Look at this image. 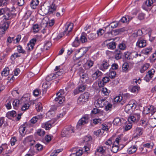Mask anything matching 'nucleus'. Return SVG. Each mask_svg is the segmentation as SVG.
<instances>
[{
	"label": "nucleus",
	"mask_w": 156,
	"mask_h": 156,
	"mask_svg": "<svg viewBox=\"0 0 156 156\" xmlns=\"http://www.w3.org/2000/svg\"><path fill=\"white\" fill-rule=\"evenodd\" d=\"M137 103L136 101L132 100L130 101L125 108V111L126 113L130 114L136 108Z\"/></svg>",
	"instance_id": "obj_1"
},
{
	"label": "nucleus",
	"mask_w": 156,
	"mask_h": 156,
	"mask_svg": "<svg viewBox=\"0 0 156 156\" xmlns=\"http://www.w3.org/2000/svg\"><path fill=\"white\" fill-rule=\"evenodd\" d=\"M64 90L61 89L56 93L57 97L55 99V101L60 104H62L65 100L64 95L65 94Z\"/></svg>",
	"instance_id": "obj_2"
},
{
	"label": "nucleus",
	"mask_w": 156,
	"mask_h": 156,
	"mask_svg": "<svg viewBox=\"0 0 156 156\" xmlns=\"http://www.w3.org/2000/svg\"><path fill=\"white\" fill-rule=\"evenodd\" d=\"M89 48L88 47H83L77 50L75 54L76 58L79 59L82 57L88 51Z\"/></svg>",
	"instance_id": "obj_3"
},
{
	"label": "nucleus",
	"mask_w": 156,
	"mask_h": 156,
	"mask_svg": "<svg viewBox=\"0 0 156 156\" xmlns=\"http://www.w3.org/2000/svg\"><path fill=\"white\" fill-rule=\"evenodd\" d=\"M140 117V113L134 112L129 116L128 120L129 122H137L139 120Z\"/></svg>",
	"instance_id": "obj_4"
},
{
	"label": "nucleus",
	"mask_w": 156,
	"mask_h": 156,
	"mask_svg": "<svg viewBox=\"0 0 156 156\" xmlns=\"http://www.w3.org/2000/svg\"><path fill=\"white\" fill-rule=\"evenodd\" d=\"M74 132L73 127L69 126L63 129L61 134L62 137H68L72 133Z\"/></svg>",
	"instance_id": "obj_5"
},
{
	"label": "nucleus",
	"mask_w": 156,
	"mask_h": 156,
	"mask_svg": "<svg viewBox=\"0 0 156 156\" xmlns=\"http://www.w3.org/2000/svg\"><path fill=\"white\" fill-rule=\"evenodd\" d=\"M107 103L108 101L105 99L101 98L95 101L94 105L96 107H103Z\"/></svg>",
	"instance_id": "obj_6"
},
{
	"label": "nucleus",
	"mask_w": 156,
	"mask_h": 156,
	"mask_svg": "<svg viewBox=\"0 0 156 156\" xmlns=\"http://www.w3.org/2000/svg\"><path fill=\"white\" fill-rule=\"evenodd\" d=\"M88 118L87 117H83L81 118L78 121L76 126V128L77 129H80L83 126L88 122Z\"/></svg>",
	"instance_id": "obj_7"
},
{
	"label": "nucleus",
	"mask_w": 156,
	"mask_h": 156,
	"mask_svg": "<svg viewBox=\"0 0 156 156\" xmlns=\"http://www.w3.org/2000/svg\"><path fill=\"white\" fill-rule=\"evenodd\" d=\"M89 97V94L88 93H84L81 94L77 100V102L80 104H82L87 101Z\"/></svg>",
	"instance_id": "obj_8"
},
{
	"label": "nucleus",
	"mask_w": 156,
	"mask_h": 156,
	"mask_svg": "<svg viewBox=\"0 0 156 156\" xmlns=\"http://www.w3.org/2000/svg\"><path fill=\"white\" fill-rule=\"evenodd\" d=\"M14 16V14L10 12L8 9L3 16V21H7V20H11L13 18Z\"/></svg>",
	"instance_id": "obj_9"
},
{
	"label": "nucleus",
	"mask_w": 156,
	"mask_h": 156,
	"mask_svg": "<svg viewBox=\"0 0 156 156\" xmlns=\"http://www.w3.org/2000/svg\"><path fill=\"white\" fill-rule=\"evenodd\" d=\"M155 72L154 70L153 69L148 70L144 78V80L148 82L153 77Z\"/></svg>",
	"instance_id": "obj_10"
},
{
	"label": "nucleus",
	"mask_w": 156,
	"mask_h": 156,
	"mask_svg": "<svg viewBox=\"0 0 156 156\" xmlns=\"http://www.w3.org/2000/svg\"><path fill=\"white\" fill-rule=\"evenodd\" d=\"M134 133L133 135V138H138L141 135L143 132V129L142 128L137 127L134 130Z\"/></svg>",
	"instance_id": "obj_11"
},
{
	"label": "nucleus",
	"mask_w": 156,
	"mask_h": 156,
	"mask_svg": "<svg viewBox=\"0 0 156 156\" xmlns=\"http://www.w3.org/2000/svg\"><path fill=\"white\" fill-rule=\"evenodd\" d=\"M57 6L54 3L52 2L49 6H48V11L47 13L49 14H54L55 13L56 10Z\"/></svg>",
	"instance_id": "obj_12"
},
{
	"label": "nucleus",
	"mask_w": 156,
	"mask_h": 156,
	"mask_svg": "<svg viewBox=\"0 0 156 156\" xmlns=\"http://www.w3.org/2000/svg\"><path fill=\"white\" fill-rule=\"evenodd\" d=\"M98 66L100 70L104 71L108 69L109 65L107 62L103 61L101 63L98 64Z\"/></svg>",
	"instance_id": "obj_13"
},
{
	"label": "nucleus",
	"mask_w": 156,
	"mask_h": 156,
	"mask_svg": "<svg viewBox=\"0 0 156 156\" xmlns=\"http://www.w3.org/2000/svg\"><path fill=\"white\" fill-rule=\"evenodd\" d=\"M51 45V44L50 41H45L44 45L43 46V47H41L40 48H39L37 49V50L39 51H40L39 53L41 54V52L43 51L44 48L46 50H48V48H50Z\"/></svg>",
	"instance_id": "obj_14"
},
{
	"label": "nucleus",
	"mask_w": 156,
	"mask_h": 156,
	"mask_svg": "<svg viewBox=\"0 0 156 156\" xmlns=\"http://www.w3.org/2000/svg\"><path fill=\"white\" fill-rule=\"evenodd\" d=\"M94 62L91 59H87V61L83 65V67L86 69H88L91 68L93 65Z\"/></svg>",
	"instance_id": "obj_15"
},
{
	"label": "nucleus",
	"mask_w": 156,
	"mask_h": 156,
	"mask_svg": "<svg viewBox=\"0 0 156 156\" xmlns=\"http://www.w3.org/2000/svg\"><path fill=\"white\" fill-rule=\"evenodd\" d=\"M146 40L143 39H139L136 43V45L140 48L144 47L146 46Z\"/></svg>",
	"instance_id": "obj_16"
},
{
	"label": "nucleus",
	"mask_w": 156,
	"mask_h": 156,
	"mask_svg": "<svg viewBox=\"0 0 156 156\" xmlns=\"http://www.w3.org/2000/svg\"><path fill=\"white\" fill-rule=\"evenodd\" d=\"M132 59H133L134 58H136L138 57H141L140 61H143L145 59V57L142 55L141 54L138 53L136 51H133L131 52V55Z\"/></svg>",
	"instance_id": "obj_17"
},
{
	"label": "nucleus",
	"mask_w": 156,
	"mask_h": 156,
	"mask_svg": "<svg viewBox=\"0 0 156 156\" xmlns=\"http://www.w3.org/2000/svg\"><path fill=\"white\" fill-rule=\"evenodd\" d=\"M119 23V22L118 21L113 22L110 23L106 27H105V30L108 29L110 28V26L111 28H112L111 29V30H112L113 29L116 27L118 26Z\"/></svg>",
	"instance_id": "obj_18"
},
{
	"label": "nucleus",
	"mask_w": 156,
	"mask_h": 156,
	"mask_svg": "<svg viewBox=\"0 0 156 156\" xmlns=\"http://www.w3.org/2000/svg\"><path fill=\"white\" fill-rule=\"evenodd\" d=\"M43 118L41 114L37 115L33 117L30 120L31 123L34 124L36 123L38 120H41Z\"/></svg>",
	"instance_id": "obj_19"
},
{
	"label": "nucleus",
	"mask_w": 156,
	"mask_h": 156,
	"mask_svg": "<svg viewBox=\"0 0 156 156\" xmlns=\"http://www.w3.org/2000/svg\"><path fill=\"white\" fill-rule=\"evenodd\" d=\"M19 132L21 136H23L26 133L27 128L24 125H21L19 128Z\"/></svg>",
	"instance_id": "obj_20"
},
{
	"label": "nucleus",
	"mask_w": 156,
	"mask_h": 156,
	"mask_svg": "<svg viewBox=\"0 0 156 156\" xmlns=\"http://www.w3.org/2000/svg\"><path fill=\"white\" fill-rule=\"evenodd\" d=\"M87 35L84 32L82 33L80 39H79L80 42L82 43L87 42Z\"/></svg>",
	"instance_id": "obj_21"
},
{
	"label": "nucleus",
	"mask_w": 156,
	"mask_h": 156,
	"mask_svg": "<svg viewBox=\"0 0 156 156\" xmlns=\"http://www.w3.org/2000/svg\"><path fill=\"white\" fill-rule=\"evenodd\" d=\"M140 88V87L137 85L131 86L129 87L130 91L134 93H138Z\"/></svg>",
	"instance_id": "obj_22"
},
{
	"label": "nucleus",
	"mask_w": 156,
	"mask_h": 156,
	"mask_svg": "<svg viewBox=\"0 0 156 156\" xmlns=\"http://www.w3.org/2000/svg\"><path fill=\"white\" fill-rule=\"evenodd\" d=\"M153 3L152 0H147L143 3L142 8L144 9L146 7H150L152 6Z\"/></svg>",
	"instance_id": "obj_23"
},
{
	"label": "nucleus",
	"mask_w": 156,
	"mask_h": 156,
	"mask_svg": "<svg viewBox=\"0 0 156 156\" xmlns=\"http://www.w3.org/2000/svg\"><path fill=\"white\" fill-rule=\"evenodd\" d=\"M103 74L102 72L100 71L99 70H97L92 75V77L94 80H96L99 76H101Z\"/></svg>",
	"instance_id": "obj_24"
},
{
	"label": "nucleus",
	"mask_w": 156,
	"mask_h": 156,
	"mask_svg": "<svg viewBox=\"0 0 156 156\" xmlns=\"http://www.w3.org/2000/svg\"><path fill=\"white\" fill-rule=\"evenodd\" d=\"M122 52L118 49L116 50L114 52L115 58L116 60H119L122 58Z\"/></svg>",
	"instance_id": "obj_25"
},
{
	"label": "nucleus",
	"mask_w": 156,
	"mask_h": 156,
	"mask_svg": "<svg viewBox=\"0 0 156 156\" xmlns=\"http://www.w3.org/2000/svg\"><path fill=\"white\" fill-rule=\"evenodd\" d=\"M4 23L2 24L1 28L2 31H4L7 30L9 25L10 22L9 21H4Z\"/></svg>",
	"instance_id": "obj_26"
},
{
	"label": "nucleus",
	"mask_w": 156,
	"mask_h": 156,
	"mask_svg": "<svg viewBox=\"0 0 156 156\" xmlns=\"http://www.w3.org/2000/svg\"><path fill=\"white\" fill-rule=\"evenodd\" d=\"M73 27V24L72 23H70L66 27L65 30L64 31L65 33H66L67 32L68 33L66 35L68 36L69 34V33L72 30Z\"/></svg>",
	"instance_id": "obj_27"
},
{
	"label": "nucleus",
	"mask_w": 156,
	"mask_h": 156,
	"mask_svg": "<svg viewBox=\"0 0 156 156\" xmlns=\"http://www.w3.org/2000/svg\"><path fill=\"white\" fill-rule=\"evenodd\" d=\"M25 140L27 142H28L30 146L33 145L35 141L33 140V137L32 136H29L25 138Z\"/></svg>",
	"instance_id": "obj_28"
},
{
	"label": "nucleus",
	"mask_w": 156,
	"mask_h": 156,
	"mask_svg": "<svg viewBox=\"0 0 156 156\" xmlns=\"http://www.w3.org/2000/svg\"><path fill=\"white\" fill-rule=\"evenodd\" d=\"M137 147L136 145L132 146L128 148L127 151L129 154H133L137 150Z\"/></svg>",
	"instance_id": "obj_29"
},
{
	"label": "nucleus",
	"mask_w": 156,
	"mask_h": 156,
	"mask_svg": "<svg viewBox=\"0 0 156 156\" xmlns=\"http://www.w3.org/2000/svg\"><path fill=\"white\" fill-rule=\"evenodd\" d=\"M129 65L128 63L125 62L122 65V69L123 72L127 73L129 70Z\"/></svg>",
	"instance_id": "obj_30"
},
{
	"label": "nucleus",
	"mask_w": 156,
	"mask_h": 156,
	"mask_svg": "<svg viewBox=\"0 0 156 156\" xmlns=\"http://www.w3.org/2000/svg\"><path fill=\"white\" fill-rule=\"evenodd\" d=\"M17 114L16 112L14 111H12L7 112L6 114V116L9 119H10L11 117H14Z\"/></svg>",
	"instance_id": "obj_31"
},
{
	"label": "nucleus",
	"mask_w": 156,
	"mask_h": 156,
	"mask_svg": "<svg viewBox=\"0 0 156 156\" xmlns=\"http://www.w3.org/2000/svg\"><path fill=\"white\" fill-rule=\"evenodd\" d=\"M39 3L38 0H32L30 2V6L33 9H34L38 5Z\"/></svg>",
	"instance_id": "obj_32"
},
{
	"label": "nucleus",
	"mask_w": 156,
	"mask_h": 156,
	"mask_svg": "<svg viewBox=\"0 0 156 156\" xmlns=\"http://www.w3.org/2000/svg\"><path fill=\"white\" fill-rule=\"evenodd\" d=\"M80 78L82 82L84 83L87 82V80H89L87 74L85 73L82 74L80 76Z\"/></svg>",
	"instance_id": "obj_33"
},
{
	"label": "nucleus",
	"mask_w": 156,
	"mask_h": 156,
	"mask_svg": "<svg viewBox=\"0 0 156 156\" xmlns=\"http://www.w3.org/2000/svg\"><path fill=\"white\" fill-rule=\"evenodd\" d=\"M20 100L15 99L13 102L12 105L14 108L15 109L18 106H19L20 105H21Z\"/></svg>",
	"instance_id": "obj_34"
},
{
	"label": "nucleus",
	"mask_w": 156,
	"mask_h": 156,
	"mask_svg": "<svg viewBox=\"0 0 156 156\" xmlns=\"http://www.w3.org/2000/svg\"><path fill=\"white\" fill-rule=\"evenodd\" d=\"M112 33L111 32H108L107 33H105L104 35V37L105 38L108 39L106 40V41H110L112 40Z\"/></svg>",
	"instance_id": "obj_35"
},
{
	"label": "nucleus",
	"mask_w": 156,
	"mask_h": 156,
	"mask_svg": "<svg viewBox=\"0 0 156 156\" xmlns=\"http://www.w3.org/2000/svg\"><path fill=\"white\" fill-rule=\"evenodd\" d=\"M131 52L129 51H126L124 53V55L125 58L127 60H132Z\"/></svg>",
	"instance_id": "obj_36"
},
{
	"label": "nucleus",
	"mask_w": 156,
	"mask_h": 156,
	"mask_svg": "<svg viewBox=\"0 0 156 156\" xmlns=\"http://www.w3.org/2000/svg\"><path fill=\"white\" fill-rule=\"evenodd\" d=\"M80 40L78 37H76L75 40L73 42L72 45L73 47H77L78 46L80 43Z\"/></svg>",
	"instance_id": "obj_37"
},
{
	"label": "nucleus",
	"mask_w": 156,
	"mask_h": 156,
	"mask_svg": "<svg viewBox=\"0 0 156 156\" xmlns=\"http://www.w3.org/2000/svg\"><path fill=\"white\" fill-rule=\"evenodd\" d=\"M42 126L45 129L48 130L51 127V125L49 122H47L42 124Z\"/></svg>",
	"instance_id": "obj_38"
},
{
	"label": "nucleus",
	"mask_w": 156,
	"mask_h": 156,
	"mask_svg": "<svg viewBox=\"0 0 156 156\" xmlns=\"http://www.w3.org/2000/svg\"><path fill=\"white\" fill-rule=\"evenodd\" d=\"M9 73V68L8 67H6L4 68L2 71L1 74L2 76H6Z\"/></svg>",
	"instance_id": "obj_39"
},
{
	"label": "nucleus",
	"mask_w": 156,
	"mask_h": 156,
	"mask_svg": "<svg viewBox=\"0 0 156 156\" xmlns=\"http://www.w3.org/2000/svg\"><path fill=\"white\" fill-rule=\"evenodd\" d=\"M150 66V64L148 63H146L144 64L140 70V72L142 73H144L145 70L149 68Z\"/></svg>",
	"instance_id": "obj_40"
},
{
	"label": "nucleus",
	"mask_w": 156,
	"mask_h": 156,
	"mask_svg": "<svg viewBox=\"0 0 156 156\" xmlns=\"http://www.w3.org/2000/svg\"><path fill=\"white\" fill-rule=\"evenodd\" d=\"M107 46L109 49L113 50L116 48V43L115 42L109 43L107 44Z\"/></svg>",
	"instance_id": "obj_41"
},
{
	"label": "nucleus",
	"mask_w": 156,
	"mask_h": 156,
	"mask_svg": "<svg viewBox=\"0 0 156 156\" xmlns=\"http://www.w3.org/2000/svg\"><path fill=\"white\" fill-rule=\"evenodd\" d=\"M119 149V147H118V145H116V144H113L112 146L111 151L112 152L114 153H117Z\"/></svg>",
	"instance_id": "obj_42"
},
{
	"label": "nucleus",
	"mask_w": 156,
	"mask_h": 156,
	"mask_svg": "<svg viewBox=\"0 0 156 156\" xmlns=\"http://www.w3.org/2000/svg\"><path fill=\"white\" fill-rule=\"evenodd\" d=\"M30 99L28 97H26L23 96L20 99V101H21V104L28 103Z\"/></svg>",
	"instance_id": "obj_43"
},
{
	"label": "nucleus",
	"mask_w": 156,
	"mask_h": 156,
	"mask_svg": "<svg viewBox=\"0 0 156 156\" xmlns=\"http://www.w3.org/2000/svg\"><path fill=\"white\" fill-rule=\"evenodd\" d=\"M104 148H105V147H103L100 146L97 148L95 152V153L96 152H99L102 154H103L105 153V150Z\"/></svg>",
	"instance_id": "obj_44"
},
{
	"label": "nucleus",
	"mask_w": 156,
	"mask_h": 156,
	"mask_svg": "<svg viewBox=\"0 0 156 156\" xmlns=\"http://www.w3.org/2000/svg\"><path fill=\"white\" fill-rule=\"evenodd\" d=\"M55 79L54 74H51L47 76L45 80L47 81H49Z\"/></svg>",
	"instance_id": "obj_45"
},
{
	"label": "nucleus",
	"mask_w": 156,
	"mask_h": 156,
	"mask_svg": "<svg viewBox=\"0 0 156 156\" xmlns=\"http://www.w3.org/2000/svg\"><path fill=\"white\" fill-rule=\"evenodd\" d=\"M151 51V48H145L142 51V53L145 55H148L150 52Z\"/></svg>",
	"instance_id": "obj_46"
},
{
	"label": "nucleus",
	"mask_w": 156,
	"mask_h": 156,
	"mask_svg": "<svg viewBox=\"0 0 156 156\" xmlns=\"http://www.w3.org/2000/svg\"><path fill=\"white\" fill-rule=\"evenodd\" d=\"M87 37L89 40L92 41L96 38V34L94 33H91L88 35H87Z\"/></svg>",
	"instance_id": "obj_47"
},
{
	"label": "nucleus",
	"mask_w": 156,
	"mask_h": 156,
	"mask_svg": "<svg viewBox=\"0 0 156 156\" xmlns=\"http://www.w3.org/2000/svg\"><path fill=\"white\" fill-rule=\"evenodd\" d=\"M36 133L38 135L41 136H43L45 134V132L42 129H39L37 130Z\"/></svg>",
	"instance_id": "obj_48"
},
{
	"label": "nucleus",
	"mask_w": 156,
	"mask_h": 156,
	"mask_svg": "<svg viewBox=\"0 0 156 156\" xmlns=\"http://www.w3.org/2000/svg\"><path fill=\"white\" fill-rule=\"evenodd\" d=\"M116 74V73L115 71H110L109 73V76L112 79H113L115 77Z\"/></svg>",
	"instance_id": "obj_49"
},
{
	"label": "nucleus",
	"mask_w": 156,
	"mask_h": 156,
	"mask_svg": "<svg viewBox=\"0 0 156 156\" xmlns=\"http://www.w3.org/2000/svg\"><path fill=\"white\" fill-rule=\"evenodd\" d=\"M9 2V0H0V6L7 5Z\"/></svg>",
	"instance_id": "obj_50"
},
{
	"label": "nucleus",
	"mask_w": 156,
	"mask_h": 156,
	"mask_svg": "<svg viewBox=\"0 0 156 156\" xmlns=\"http://www.w3.org/2000/svg\"><path fill=\"white\" fill-rule=\"evenodd\" d=\"M120 122L121 119L119 117H117L114 119L113 123L114 125L117 126L119 124Z\"/></svg>",
	"instance_id": "obj_51"
},
{
	"label": "nucleus",
	"mask_w": 156,
	"mask_h": 156,
	"mask_svg": "<svg viewBox=\"0 0 156 156\" xmlns=\"http://www.w3.org/2000/svg\"><path fill=\"white\" fill-rule=\"evenodd\" d=\"M102 92L105 95H109L110 91L106 88H103L101 90Z\"/></svg>",
	"instance_id": "obj_52"
},
{
	"label": "nucleus",
	"mask_w": 156,
	"mask_h": 156,
	"mask_svg": "<svg viewBox=\"0 0 156 156\" xmlns=\"http://www.w3.org/2000/svg\"><path fill=\"white\" fill-rule=\"evenodd\" d=\"M105 105V109L106 111L111 110L112 107V105L111 104L109 103L108 101V103H106V105Z\"/></svg>",
	"instance_id": "obj_53"
},
{
	"label": "nucleus",
	"mask_w": 156,
	"mask_h": 156,
	"mask_svg": "<svg viewBox=\"0 0 156 156\" xmlns=\"http://www.w3.org/2000/svg\"><path fill=\"white\" fill-rule=\"evenodd\" d=\"M118 47L121 50H125L126 48V46L125 44L124 43H121L119 44Z\"/></svg>",
	"instance_id": "obj_54"
},
{
	"label": "nucleus",
	"mask_w": 156,
	"mask_h": 156,
	"mask_svg": "<svg viewBox=\"0 0 156 156\" xmlns=\"http://www.w3.org/2000/svg\"><path fill=\"white\" fill-rule=\"evenodd\" d=\"M33 29L34 33H37L39 30L38 25L37 24L34 25L33 26Z\"/></svg>",
	"instance_id": "obj_55"
},
{
	"label": "nucleus",
	"mask_w": 156,
	"mask_h": 156,
	"mask_svg": "<svg viewBox=\"0 0 156 156\" xmlns=\"http://www.w3.org/2000/svg\"><path fill=\"white\" fill-rule=\"evenodd\" d=\"M17 50L18 51L19 53L22 54H25V50L22 48V47L20 45H19L17 46Z\"/></svg>",
	"instance_id": "obj_56"
},
{
	"label": "nucleus",
	"mask_w": 156,
	"mask_h": 156,
	"mask_svg": "<svg viewBox=\"0 0 156 156\" xmlns=\"http://www.w3.org/2000/svg\"><path fill=\"white\" fill-rule=\"evenodd\" d=\"M154 144L152 143H146L143 145V147L144 148H152L153 147Z\"/></svg>",
	"instance_id": "obj_57"
},
{
	"label": "nucleus",
	"mask_w": 156,
	"mask_h": 156,
	"mask_svg": "<svg viewBox=\"0 0 156 156\" xmlns=\"http://www.w3.org/2000/svg\"><path fill=\"white\" fill-rule=\"evenodd\" d=\"M128 18V15H126L125 16L123 17L118 22L119 23L122 22V23H125L128 22L127 18Z\"/></svg>",
	"instance_id": "obj_58"
},
{
	"label": "nucleus",
	"mask_w": 156,
	"mask_h": 156,
	"mask_svg": "<svg viewBox=\"0 0 156 156\" xmlns=\"http://www.w3.org/2000/svg\"><path fill=\"white\" fill-rule=\"evenodd\" d=\"M78 87L80 92H83L86 88V86L84 84L79 85Z\"/></svg>",
	"instance_id": "obj_59"
},
{
	"label": "nucleus",
	"mask_w": 156,
	"mask_h": 156,
	"mask_svg": "<svg viewBox=\"0 0 156 156\" xmlns=\"http://www.w3.org/2000/svg\"><path fill=\"white\" fill-rule=\"evenodd\" d=\"M122 99L126 100L127 99L129 98H130V95L128 93L123 94L122 96Z\"/></svg>",
	"instance_id": "obj_60"
},
{
	"label": "nucleus",
	"mask_w": 156,
	"mask_h": 156,
	"mask_svg": "<svg viewBox=\"0 0 156 156\" xmlns=\"http://www.w3.org/2000/svg\"><path fill=\"white\" fill-rule=\"evenodd\" d=\"M122 100V97L121 96H116L114 99V101L115 102H120Z\"/></svg>",
	"instance_id": "obj_61"
},
{
	"label": "nucleus",
	"mask_w": 156,
	"mask_h": 156,
	"mask_svg": "<svg viewBox=\"0 0 156 156\" xmlns=\"http://www.w3.org/2000/svg\"><path fill=\"white\" fill-rule=\"evenodd\" d=\"M29 106L28 103L24 104L21 108V109L22 111H25L29 108Z\"/></svg>",
	"instance_id": "obj_62"
},
{
	"label": "nucleus",
	"mask_w": 156,
	"mask_h": 156,
	"mask_svg": "<svg viewBox=\"0 0 156 156\" xmlns=\"http://www.w3.org/2000/svg\"><path fill=\"white\" fill-rule=\"evenodd\" d=\"M52 136L49 135H47L44 138L45 141L47 143H49L51 140Z\"/></svg>",
	"instance_id": "obj_63"
},
{
	"label": "nucleus",
	"mask_w": 156,
	"mask_h": 156,
	"mask_svg": "<svg viewBox=\"0 0 156 156\" xmlns=\"http://www.w3.org/2000/svg\"><path fill=\"white\" fill-rule=\"evenodd\" d=\"M150 112L152 115L156 111V108L152 105L150 106Z\"/></svg>",
	"instance_id": "obj_64"
}]
</instances>
